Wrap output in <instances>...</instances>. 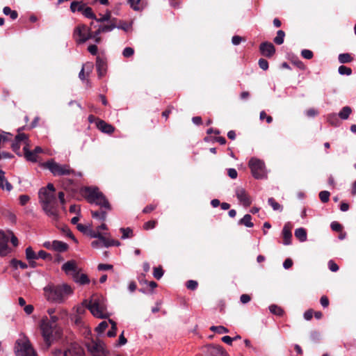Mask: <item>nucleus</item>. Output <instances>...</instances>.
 Masks as SVG:
<instances>
[{"mask_svg": "<svg viewBox=\"0 0 356 356\" xmlns=\"http://www.w3.org/2000/svg\"><path fill=\"white\" fill-rule=\"evenodd\" d=\"M327 119H328L329 122L332 125H334V126L337 125L338 118H337V115L336 114L332 113V114L329 115L327 117Z\"/></svg>", "mask_w": 356, "mask_h": 356, "instance_id": "58", "label": "nucleus"}, {"mask_svg": "<svg viewBox=\"0 0 356 356\" xmlns=\"http://www.w3.org/2000/svg\"><path fill=\"white\" fill-rule=\"evenodd\" d=\"M245 39L239 35H234L232 38V42L234 45H238L241 41H245Z\"/></svg>", "mask_w": 356, "mask_h": 356, "instance_id": "60", "label": "nucleus"}, {"mask_svg": "<svg viewBox=\"0 0 356 356\" xmlns=\"http://www.w3.org/2000/svg\"><path fill=\"white\" fill-rule=\"evenodd\" d=\"M10 264L15 268H17L18 266H19L22 269H26L28 267V266L26 263H24L20 260H17L16 259H13L10 261Z\"/></svg>", "mask_w": 356, "mask_h": 356, "instance_id": "38", "label": "nucleus"}, {"mask_svg": "<svg viewBox=\"0 0 356 356\" xmlns=\"http://www.w3.org/2000/svg\"><path fill=\"white\" fill-rule=\"evenodd\" d=\"M97 128L102 132L109 135L112 134L115 130V127L102 119L97 122Z\"/></svg>", "mask_w": 356, "mask_h": 356, "instance_id": "18", "label": "nucleus"}, {"mask_svg": "<svg viewBox=\"0 0 356 356\" xmlns=\"http://www.w3.org/2000/svg\"><path fill=\"white\" fill-rule=\"evenodd\" d=\"M301 55L303 58H305L306 59H311L314 56L313 52L309 49H303L301 51Z\"/></svg>", "mask_w": 356, "mask_h": 356, "instance_id": "55", "label": "nucleus"}, {"mask_svg": "<svg viewBox=\"0 0 356 356\" xmlns=\"http://www.w3.org/2000/svg\"><path fill=\"white\" fill-rule=\"evenodd\" d=\"M157 223V221L155 220H149L144 223L143 229L145 230L154 229Z\"/></svg>", "mask_w": 356, "mask_h": 356, "instance_id": "50", "label": "nucleus"}, {"mask_svg": "<svg viewBox=\"0 0 356 356\" xmlns=\"http://www.w3.org/2000/svg\"><path fill=\"white\" fill-rule=\"evenodd\" d=\"M210 330L212 332H217L218 334L229 332V330L227 327L222 326V325H218V326L213 325L210 327Z\"/></svg>", "mask_w": 356, "mask_h": 356, "instance_id": "40", "label": "nucleus"}, {"mask_svg": "<svg viewBox=\"0 0 356 356\" xmlns=\"http://www.w3.org/2000/svg\"><path fill=\"white\" fill-rule=\"evenodd\" d=\"M43 290L45 298L49 302L56 303L63 302L69 296L73 293L72 288L65 283L61 284L49 283Z\"/></svg>", "mask_w": 356, "mask_h": 356, "instance_id": "2", "label": "nucleus"}, {"mask_svg": "<svg viewBox=\"0 0 356 356\" xmlns=\"http://www.w3.org/2000/svg\"><path fill=\"white\" fill-rule=\"evenodd\" d=\"M37 254L32 249L31 247H28L26 249V258L27 260L37 259Z\"/></svg>", "mask_w": 356, "mask_h": 356, "instance_id": "39", "label": "nucleus"}, {"mask_svg": "<svg viewBox=\"0 0 356 356\" xmlns=\"http://www.w3.org/2000/svg\"><path fill=\"white\" fill-rule=\"evenodd\" d=\"M203 352L207 356H229L222 346L213 343L204 346Z\"/></svg>", "mask_w": 356, "mask_h": 356, "instance_id": "11", "label": "nucleus"}, {"mask_svg": "<svg viewBox=\"0 0 356 356\" xmlns=\"http://www.w3.org/2000/svg\"><path fill=\"white\" fill-rule=\"evenodd\" d=\"M83 304L86 305L94 316L102 319L108 317V315L105 313L106 307L103 297L94 294L88 302L85 300Z\"/></svg>", "mask_w": 356, "mask_h": 356, "instance_id": "4", "label": "nucleus"}, {"mask_svg": "<svg viewBox=\"0 0 356 356\" xmlns=\"http://www.w3.org/2000/svg\"><path fill=\"white\" fill-rule=\"evenodd\" d=\"M8 241V236L3 231L0 230V256L5 257L10 252Z\"/></svg>", "mask_w": 356, "mask_h": 356, "instance_id": "14", "label": "nucleus"}, {"mask_svg": "<svg viewBox=\"0 0 356 356\" xmlns=\"http://www.w3.org/2000/svg\"><path fill=\"white\" fill-rule=\"evenodd\" d=\"M330 227L333 231L339 232L342 230V225L338 222L334 221L331 223Z\"/></svg>", "mask_w": 356, "mask_h": 356, "instance_id": "56", "label": "nucleus"}, {"mask_svg": "<svg viewBox=\"0 0 356 356\" xmlns=\"http://www.w3.org/2000/svg\"><path fill=\"white\" fill-rule=\"evenodd\" d=\"M252 216L250 214H245L243 218H241L238 224L243 225L246 226L247 227H252L253 223L251 222Z\"/></svg>", "mask_w": 356, "mask_h": 356, "instance_id": "29", "label": "nucleus"}, {"mask_svg": "<svg viewBox=\"0 0 356 356\" xmlns=\"http://www.w3.org/2000/svg\"><path fill=\"white\" fill-rule=\"evenodd\" d=\"M61 269L68 275H71L72 278H76L79 271L81 270L77 266L76 262L74 260H70L65 262L61 267Z\"/></svg>", "mask_w": 356, "mask_h": 356, "instance_id": "12", "label": "nucleus"}, {"mask_svg": "<svg viewBox=\"0 0 356 356\" xmlns=\"http://www.w3.org/2000/svg\"><path fill=\"white\" fill-rule=\"evenodd\" d=\"M3 13L6 15H9L12 19H16L18 17V13L16 10H13L8 6H6L3 8Z\"/></svg>", "mask_w": 356, "mask_h": 356, "instance_id": "33", "label": "nucleus"}, {"mask_svg": "<svg viewBox=\"0 0 356 356\" xmlns=\"http://www.w3.org/2000/svg\"><path fill=\"white\" fill-rule=\"evenodd\" d=\"M11 147L13 152H15L17 155L22 156V154L19 152L20 149V143L16 141H13L11 144Z\"/></svg>", "mask_w": 356, "mask_h": 356, "instance_id": "51", "label": "nucleus"}, {"mask_svg": "<svg viewBox=\"0 0 356 356\" xmlns=\"http://www.w3.org/2000/svg\"><path fill=\"white\" fill-rule=\"evenodd\" d=\"M320 302L323 307H327L330 304L329 299L326 296H323L321 298Z\"/></svg>", "mask_w": 356, "mask_h": 356, "instance_id": "64", "label": "nucleus"}, {"mask_svg": "<svg viewBox=\"0 0 356 356\" xmlns=\"http://www.w3.org/2000/svg\"><path fill=\"white\" fill-rule=\"evenodd\" d=\"M141 0H128V3H129L131 8H133L134 10H139L140 9V7L139 6L140 1Z\"/></svg>", "mask_w": 356, "mask_h": 356, "instance_id": "52", "label": "nucleus"}, {"mask_svg": "<svg viewBox=\"0 0 356 356\" xmlns=\"http://www.w3.org/2000/svg\"><path fill=\"white\" fill-rule=\"evenodd\" d=\"M70 356H83V348L78 344H71L67 349Z\"/></svg>", "mask_w": 356, "mask_h": 356, "instance_id": "20", "label": "nucleus"}, {"mask_svg": "<svg viewBox=\"0 0 356 356\" xmlns=\"http://www.w3.org/2000/svg\"><path fill=\"white\" fill-rule=\"evenodd\" d=\"M198 286V283L197 281H195V280H188L187 282H186V287L187 289H190V290H195L197 289Z\"/></svg>", "mask_w": 356, "mask_h": 356, "instance_id": "59", "label": "nucleus"}, {"mask_svg": "<svg viewBox=\"0 0 356 356\" xmlns=\"http://www.w3.org/2000/svg\"><path fill=\"white\" fill-rule=\"evenodd\" d=\"M352 113V108L350 106H344L340 111L338 114V116L342 120H347Z\"/></svg>", "mask_w": 356, "mask_h": 356, "instance_id": "28", "label": "nucleus"}, {"mask_svg": "<svg viewBox=\"0 0 356 356\" xmlns=\"http://www.w3.org/2000/svg\"><path fill=\"white\" fill-rule=\"evenodd\" d=\"M318 195L321 201L323 203H325L329 201L330 193L327 191H323L319 193Z\"/></svg>", "mask_w": 356, "mask_h": 356, "instance_id": "45", "label": "nucleus"}, {"mask_svg": "<svg viewBox=\"0 0 356 356\" xmlns=\"http://www.w3.org/2000/svg\"><path fill=\"white\" fill-rule=\"evenodd\" d=\"M259 118L261 120L266 119L268 124H270L273 122V118L270 115H268L264 111L260 113Z\"/></svg>", "mask_w": 356, "mask_h": 356, "instance_id": "54", "label": "nucleus"}, {"mask_svg": "<svg viewBox=\"0 0 356 356\" xmlns=\"http://www.w3.org/2000/svg\"><path fill=\"white\" fill-rule=\"evenodd\" d=\"M107 209L105 208H102L100 207L99 210L98 211H91V215L93 218L99 219L104 221L107 216Z\"/></svg>", "mask_w": 356, "mask_h": 356, "instance_id": "23", "label": "nucleus"}, {"mask_svg": "<svg viewBox=\"0 0 356 356\" xmlns=\"http://www.w3.org/2000/svg\"><path fill=\"white\" fill-rule=\"evenodd\" d=\"M68 245L66 243L60 241H53V250L59 252H63L67 250Z\"/></svg>", "mask_w": 356, "mask_h": 356, "instance_id": "24", "label": "nucleus"}, {"mask_svg": "<svg viewBox=\"0 0 356 356\" xmlns=\"http://www.w3.org/2000/svg\"><path fill=\"white\" fill-rule=\"evenodd\" d=\"M259 66L264 70L268 69V62L264 58H260L258 62Z\"/></svg>", "mask_w": 356, "mask_h": 356, "instance_id": "57", "label": "nucleus"}, {"mask_svg": "<svg viewBox=\"0 0 356 356\" xmlns=\"http://www.w3.org/2000/svg\"><path fill=\"white\" fill-rule=\"evenodd\" d=\"M313 314H314V310L312 309H309L305 312L304 318L307 321H310L313 317Z\"/></svg>", "mask_w": 356, "mask_h": 356, "instance_id": "63", "label": "nucleus"}, {"mask_svg": "<svg viewBox=\"0 0 356 356\" xmlns=\"http://www.w3.org/2000/svg\"><path fill=\"white\" fill-rule=\"evenodd\" d=\"M13 134L0 130V150L3 149L8 142L12 141Z\"/></svg>", "mask_w": 356, "mask_h": 356, "instance_id": "22", "label": "nucleus"}, {"mask_svg": "<svg viewBox=\"0 0 356 356\" xmlns=\"http://www.w3.org/2000/svg\"><path fill=\"white\" fill-rule=\"evenodd\" d=\"M339 61L340 63H350L353 60V58L351 56V55L348 53H343V54H340L339 55Z\"/></svg>", "mask_w": 356, "mask_h": 356, "instance_id": "31", "label": "nucleus"}, {"mask_svg": "<svg viewBox=\"0 0 356 356\" xmlns=\"http://www.w3.org/2000/svg\"><path fill=\"white\" fill-rule=\"evenodd\" d=\"M120 245V241L107 238H105V241H103V245L107 248L110 246H119Z\"/></svg>", "mask_w": 356, "mask_h": 356, "instance_id": "41", "label": "nucleus"}, {"mask_svg": "<svg viewBox=\"0 0 356 356\" xmlns=\"http://www.w3.org/2000/svg\"><path fill=\"white\" fill-rule=\"evenodd\" d=\"M81 195L90 204H95L107 211L112 209L111 205L106 196L97 187L84 186L81 188Z\"/></svg>", "mask_w": 356, "mask_h": 356, "instance_id": "3", "label": "nucleus"}, {"mask_svg": "<svg viewBox=\"0 0 356 356\" xmlns=\"http://www.w3.org/2000/svg\"><path fill=\"white\" fill-rule=\"evenodd\" d=\"M120 232H122V238L125 239L127 238H131L134 236L133 230L130 227L127 228H120Z\"/></svg>", "mask_w": 356, "mask_h": 356, "instance_id": "37", "label": "nucleus"}, {"mask_svg": "<svg viewBox=\"0 0 356 356\" xmlns=\"http://www.w3.org/2000/svg\"><path fill=\"white\" fill-rule=\"evenodd\" d=\"M111 13L110 10H107L104 15L102 16L100 18L96 19V22L102 23L104 22H108L111 19Z\"/></svg>", "mask_w": 356, "mask_h": 356, "instance_id": "46", "label": "nucleus"}, {"mask_svg": "<svg viewBox=\"0 0 356 356\" xmlns=\"http://www.w3.org/2000/svg\"><path fill=\"white\" fill-rule=\"evenodd\" d=\"M17 356H38L29 340L17 341Z\"/></svg>", "mask_w": 356, "mask_h": 356, "instance_id": "9", "label": "nucleus"}, {"mask_svg": "<svg viewBox=\"0 0 356 356\" xmlns=\"http://www.w3.org/2000/svg\"><path fill=\"white\" fill-rule=\"evenodd\" d=\"M252 176L257 179L266 177L265 164L260 159L252 158L248 163Z\"/></svg>", "mask_w": 356, "mask_h": 356, "instance_id": "7", "label": "nucleus"}, {"mask_svg": "<svg viewBox=\"0 0 356 356\" xmlns=\"http://www.w3.org/2000/svg\"><path fill=\"white\" fill-rule=\"evenodd\" d=\"M76 278H73L74 281L81 284H88L90 283V280L86 274H80V271L77 273Z\"/></svg>", "mask_w": 356, "mask_h": 356, "instance_id": "26", "label": "nucleus"}, {"mask_svg": "<svg viewBox=\"0 0 356 356\" xmlns=\"http://www.w3.org/2000/svg\"><path fill=\"white\" fill-rule=\"evenodd\" d=\"M38 197L44 213L54 220H57L58 217V202L54 184L49 183L46 187L41 188L38 193Z\"/></svg>", "mask_w": 356, "mask_h": 356, "instance_id": "1", "label": "nucleus"}, {"mask_svg": "<svg viewBox=\"0 0 356 356\" xmlns=\"http://www.w3.org/2000/svg\"><path fill=\"white\" fill-rule=\"evenodd\" d=\"M268 202L269 205H270L273 210L275 211H282L283 209V207L273 197H270L268 200Z\"/></svg>", "mask_w": 356, "mask_h": 356, "instance_id": "36", "label": "nucleus"}, {"mask_svg": "<svg viewBox=\"0 0 356 356\" xmlns=\"http://www.w3.org/2000/svg\"><path fill=\"white\" fill-rule=\"evenodd\" d=\"M96 68L99 78H102L107 71L106 60L100 56H97L96 58Z\"/></svg>", "mask_w": 356, "mask_h": 356, "instance_id": "17", "label": "nucleus"}, {"mask_svg": "<svg viewBox=\"0 0 356 356\" xmlns=\"http://www.w3.org/2000/svg\"><path fill=\"white\" fill-rule=\"evenodd\" d=\"M269 310L272 314H273L276 316H283V314L284 313L283 309L276 305H271L269 307Z\"/></svg>", "mask_w": 356, "mask_h": 356, "instance_id": "32", "label": "nucleus"}, {"mask_svg": "<svg viewBox=\"0 0 356 356\" xmlns=\"http://www.w3.org/2000/svg\"><path fill=\"white\" fill-rule=\"evenodd\" d=\"M108 322L111 323V330L107 332V336L109 337H114L116 336V334H117V324L116 323L112 320V319H109L108 320Z\"/></svg>", "mask_w": 356, "mask_h": 356, "instance_id": "35", "label": "nucleus"}, {"mask_svg": "<svg viewBox=\"0 0 356 356\" xmlns=\"http://www.w3.org/2000/svg\"><path fill=\"white\" fill-rule=\"evenodd\" d=\"M102 32L100 25H98L97 29L92 31L91 28L85 24H79L74 30L73 37L77 43H83L93 37L99 35Z\"/></svg>", "mask_w": 356, "mask_h": 356, "instance_id": "5", "label": "nucleus"}, {"mask_svg": "<svg viewBox=\"0 0 356 356\" xmlns=\"http://www.w3.org/2000/svg\"><path fill=\"white\" fill-rule=\"evenodd\" d=\"M2 214L4 217H6L9 221L12 223H15L17 220V217L14 213L8 209H4L2 212Z\"/></svg>", "mask_w": 356, "mask_h": 356, "instance_id": "34", "label": "nucleus"}, {"mask_svg": "<svg viewBox=\"0 0 356 356\" xmlns=\"http://www.w3.org/2000/svg\"><path fill=\"white\" fill-rule=\"evenodd\" d=\"M15 141L17 143L24 142V143L26 145L28 144V136L24 133H18V134L15 138Z\"/></svg>", "mask_w": 356, "mask_h": 356, "instance_id": "42", "label": "nucleus"}, {"mask_svg": "<svg viewBox=\"0 0 356 356\" xmlns=\"http://www.w3.org/2000/svg\"><path fill=\"white\" fill-rule=\"evenodd\" d=\"M88 349L93 356H106L104 343L92 341L88 344Z\"/></svg>", "mask_w": 356, "mask_h": 356, "instance_id": "15", "label": "nucleus"}, {"mask_svg": "<svg viewBox=\"0 0 356 356\" xmlns=\"http://www.w3.org/2000/svg\"><path fill=\"white\" fill-rule=\"evenodd\" d=\"M108 325L106 321H102L99 325L96 327L95 330L99 334H102L104 332L106 329L108 327Z\"/></svg>", "mask_w": 356, "mask_h": 356, "instance_id": "47", "label": "nucleus"}, {"mask_svg": "<svg viewBox=\"0 0 356 356\" xmlns=\"http://www.w3.org/2000/svg\"><path fill=\"white\" fill-rule=\"evenodd\" d=\"M329 269L332 272H337L339 270V266L332 260L328 262Z\"/></svg>", "mask_w": 356, "mask_h": 356, "instance_id": "62", "label": "nucleus"}, {"mask_svg": "<svg viewBox=\"0 0 356 356\" xmlns=\"http://www.w3.org/2000/svg\"><path fill=\"white\" fill-rule=\"evenodd\" d=\"M28 144L25 145L23 148L24 152V156L26 159L27 161H31V162H36L37 161V155L35 154L33 151H30L28 147Z\"/></svg>", "mask_w": 356, "mask_h": 356, "instance_id": "25", "label": "nucleus"}, {"mask_svg": "<svg viewBox=\"0 0 356 356\" xmlns=\"http://www.w3.org/2000/svg\"><path fill=\"white\" fill-rule=\"evenodd\" d=\"M285 37V32L282 30H279L277 32V35L274 38L273 42L278 45L283 44Z\"/></svg>", "mask_w": 356, "mask_h": 356, "instance_id": "30", "label": "nucleus"}, {"mask_svg": "<svg viewBox=\"0 0 356 356\" xmlns=\"http://www.w3.org/2000/svg\"><path fill=\"white\" fill-rule=\"evenodd\" d=\"M0 188L10 191L13 188L12 184L5 177V172L0 169Z\"/></svg>", "mask_w": 356, "mask_h": 356, "instance_id": "21", "label": "nucleus"}, {"mask_svg": "<svg viewBox=\"0 0 356 356\" xmlns=\"http://www.w3.org/2000/svg\"><path fill=\"white\" fill-rule=\"evenodd\" d=\"M134 54V50L133 48L131 47H126L124 49L123 51H122V55L125 57V58H129L131 57V56H133Z\"/></svg>", "mask_w": 356, "mask_h": 356, "instance_id": "53", "label": "nucleus"}, {"mask_svg": "<svg viewBox=\"0 0 356 356\" xmlns=\"http://www.w3.org/2000/svg\"><path fill=\"white\" fill-rule=\"evenodd\" d=\"M38 258L42 259L44 260L50 261V260H51L52 257L49 253H48L44 250H40L37 254V259Z\"/></svg>", "mask_w": 356, "mask_h": 356, "instance_id": "44", "label": "nucleus"}, {"mask_svg": "<svg viewBox=\"0 0 356 356\" xmlns=\"http://www.w3.org/2000/svg\"><path fill=\"white\" fill-rule=\"evenodd\" d=\"M56 328L49 321L47 318H43L40 324V329L42 335L46 344V349L47 350L51 344V337L54 330Z\"/></svg>", "mask_w": 356, "mask_h": 356, "instance_id": "8", "label": "nucleus"}, {"mask_svg": "<svg viewBox=\"0 0 356 356\" xmlns=\"http://www.w3.org/2000/svg\"><path fill=\"white\" fill-rule=\"evenodd\" d=\"M101 26V31H102L103 33L104 32H108L113 30L115 28L117 27V24L115 23H111L110 24L106 25H100Z\"/></svg>", "mask_w": 356, "mask_h": 356, "instance_id": "48", "label": "nucleus"}, {"mask_svg": "<svg viewBox=\"0 0 356 356\" xmlns=\"http://www.w3.org/2000/svg\"><path fill=\"white\" fill-rule=\"evenodd\" d=\"M30 197L27 195H21L19 197V203L21 205L24 206L29 201Z\"/></svg>", "mask_w": 356, "mask_h": 356, "instance_id": "61", "label": "nucleus"}, {"mask_svg": "<svg viewBox=\"0 0 356 356\" xmlns=\"http://www.w3.org/2000/svg\"><path fill=\"white\" fill-rule=\"evenodd\" d=\"M43 167L48 169L54 176L63 175H78L81 176V173H76L69 165H60L55 162L53 159L49 160L42 164Z\"/></svg>", "mask_w": 356, "mask_h": 356, "instance_id": "6", "label": "nucleus"}, {"mask_svg": "<svg viewBox=\"0 0 356 356\" xmlns=\"http://www.w3.org/2000/svg\"><path fill=\"white\" fill-rule=\"evenodd\" d=\"M292 227L290 223H286L284 225L282 229V236H283V243L285 245H290L291 243V233Z\"/></svg>", "mask_w": 356, "mask_h": 356, "instance_id": "19", "label": "nucleus"}, {"mask_svg": "<svg viewBox=\"0 0 356 356\" xmlns=\"http://www.w3.org/2000/svg\"><path fill=\"white\" fill-rule=\"evenodd\" d=\"M339 73L342 75H350L352 74V70L345 65H341L339 67Z\"/></svg>", "mask_w": 356, "mask_h": 356, "instance_id": "49", "label": "nucleus"}, {"mask_svg": "<svg viewBox=\"0 0 356 356\" xmlns=\"http://www.w3.org/2000/svg\"><path fill=\"white\" fill-rule=\"evenodd\" d=\"M70 10L72 13L76 10L81 12L86 17L96 21L97 17L93 13L92 9L89 6H86V4L82 1H72L70 5Z\"/></svg>", "mask_w": 356, "mask_h": 356, "instance_id": "10", "label": "nucleus"}, {"mask_svg": "<svg viewBox=\"0 0 356 356\" xmlns=\"http://www.w3.org/2000/svg\"><path fill=\"white\" fill-rule=\"evenodd\" d=\"M236 196L240 202L245 207H249L252 200L245 190L242 187H237L236 189Z\"/></svg>", "mask_w": 356, "mask_h": 356, "instance_id": "13", "label": "nucleus"}, {"mask_svg": "<svg viewBox=\"0 0 356 356\" xmlns=\"http://www.w3.org/2000/svg\"><path fill=\"white\" fill-rule=\"evenodd\" d=\"M164 274V271L161 266L154 267L153 275L156 280H160Z\"/></svg>", "mask_w": 356, "mask_h": 356, "instance_id": "43", "label": "nucleus"}, {"mask_svg": "<svg viewBox=\"0 0 356 356\" xmlns=\"http://www.w3.org/2000/svg\"><path fill=\"white\" fill-rule=\"evenodd\" d=\"M259 51L263 56L270 58L275 53V47L271 42H264L260 44Z\"/></svg>", "mask_w": 356, "mask_h": 356, "instance_id": "16", "label": "nucleus"}, {"mask_svg": "<svg viewBox=\"0 0 356 356\" xmlns=\"http://www.w3.org/2000/svg\"><path fill=\"white\" fill-rule=\"evenodd\" d=\"M295 236L300 241L305 242L307 241V232L306 229L300 227L295 230Z\"/></svg>", "mask_w": 356, "mask_h": 356, "instance_id": "27", "label": "nucleus"}]
</instances>
